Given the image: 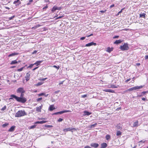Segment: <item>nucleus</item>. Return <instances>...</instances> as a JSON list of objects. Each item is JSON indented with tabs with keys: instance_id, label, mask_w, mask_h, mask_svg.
<instances>
[{
	"instance_id": "39448f33",
	"label": "nucleus",
	"mask_w": 148,
	"mask_h": 148,
	"mask_svg": "<svg viewBox=\"0 0 148 148\" xmlns=\"http://www.w3.org/2000/svg\"><path fill=\"white\" fill-rule=\"evenodd\" d=\"M25 91L24 89V88L23 87L18 88L17 90V92L18 93H25Z\"/></svg>"
},
{
	"instance_id": "ea45409f",
	"label": "nucleus",
	"mask_w": 148,
	"mask_h": 148,
	"mask_svg": "<svg viewBox=\"0 0 148 148\" xmlns=\"http://www.w3.org/2000/svg\"><path fill=\"white\" fill-rule=\"evenodd\" d=\"M45 127H53V126L51 125H46Z\"/></svg>"
},
{
	"instance_id": "a211bd4d",
	"label": "nucleus",
	"mask_w": 148,
	"mask_h": 148,
	"mask_svg": "<svg viewBox=\"0 0 148 148\" xmlns=\"http://www.w3.org/2000/svg\"><path fill=\"white\" fill-rule=\"evenodd\" d=\"M49 109L50 111H52L53 110L55 109V108L54 107V105H52L50 106Z\"/></svg>"
},
{
	"instance_id": "e433bc0d",
	"label": "nucleus",
	"mask_w": 148,
	"mask_h": 148,
	"mask_svg": "<svg viewBox=\"0 0 148 148\" xmlns=\"http://www.w3.org/2000/svg\"><path fill=\"white\" fill-rule=\"evenodd\" d=\"M24 68V67H22L20 69H18L17 70V71H19V72L23 70Z\"/></svg>"
},
{
	"instance_id": "4c0bfd02",
	"label": "nucleus",
	"mask_w": 148,
	"mask_h": 148,
	"mask_svg": "<svg viewBox=\"0 0 148 148\" xmlns=\"http://www.w3.org/2000/svg\"><path fill=\"white\" fill-rule=\"evenodd\" d=\"M36 126V125H34L31 126H30V129H33V128H35Z\"/></svg>"
},
{
	"instance_id": "69168bd1",
	"label": "nucleus",
	"mask_w": 148,
	"mask_h": 148,
	"mask_svg": "<svg viewBox=\"0 0 148 148\" xmlns=\"http://www.w3.org/2000/svg\"><path fill=\"white\" fill-rule=\"evenodd\" d=\"M93 35V34H90V35H89L88 36H87V37H89L91 36H92Z\"/></svg>"
},
{
	"instance_id": "09e8293b",
	"label": "nucleus",
	"mask_w": 148,
	"mask_h": 148,
	"mask_svg": "<svg viewBox=\"0 0 148 148\" xmlns=\"http://www.w3.org/2000/svg\"><path fill=\"white\" fill-rule=\"evenodd\" d=\"M119 37V36H116L113 37V38H118Z\"/></svg>"
},
{
	"instance_id": "864d4df0",
	"label": "nucleus",
	"mask_w": 148,
	"mask_h": 148,
	"mask_svg": "<svg viewBox=\"0 0 148 148\" xmlns=\"http://www.w3.org/2000/svg\"><path fill=\"white\" fill-rule=\"evenodd\" d=\"M37 52V51L36 50L34 51L32 53V54H34L36 53Z\"/></svg>"
},
{
	"instance_id": "13d9d810",
	"label": "nucleus",
	"mask_w": 148,
	"mask_h": 148,
	"mask_svg": "<svg viewBox=\"0 0 148 148\" xmlns=\"http://www.w3.org/2000/svg\"><path fill=\"white\" fill-rule=\"evenodd\" d=\"M38 66L36 67L35 68H34V69H33L32 70L33 71H34L36 69H37L38 68Z\"/></svg>"
},
{
	"instance_id": "7ed1b4c3",
	"label": "nucleus",
	"mask_w": 148,
	"mask_h": 148,
	"mask_svg": "<svg viewBox=\"0 0 148 148\" xmlns=\"http://www.w3.org/2000/svg\"><path fill=\"white\" fill-rule=\"evenodd\" d=\"M120 49L122 51L127 50L129 49L128 44L125 43L123 45L120 46Z\"/></svg>"
},
{
	"instance_id": "e2e57ef3",
	"label": "nucleus",
	"mask_w": 148,
	"mask_h": 148,
	"mask_svg": "<svg viewBox=\"0 0 148 148\" xmlns=\"http://www.w3.org/2000/svg\"><path fill=\"white\" fill-rule=\"evenodd\" d=\"M63 16H60L59 17H57L56 19H60V18H62V17Z\"/></svg>"
},
{
	"instance_id": "6e6552de",
	"label": "nucleus",
	"mask_w": 148,
	"mask_h": 148,
	"mask_svg": "<svg viewBox=\"0 0 148 148\" xmlns=\"http://www.w3.org/2000/svg\"><path fill=\"white\" fill-rule=\"evenodd\" d=\"M90 145L94 148H97L99 146V145L98 143H91Z\"/></svg>"
},
{
	"instance_id": "0e129e2a",
	"label": "nucleus",
	"mask_w": 148,
	"mask_h": 148,
	"mask_svg": "<svg viewBox=\"0 0 148 148\" xmlns=\"http://www.w3.org/2000/svg\"><path fill=\"white\" fill-rule=\"evenodd\" d=\"M142 100H143V101H145L146 100V99L145 98V97H143L142 98Z\"/></svg>"
},
{
	"instance_id": "423d86ee",
	"label": "nucleus",
	"mask_w": 148,
	"mask_h": 148,
	"mask_svg": "<svg viewBox=\"0 0 148 148\" xmlns=\"http://www.w3.org/2000/svg\"><path fill=\"white\" fill-rule=\"evenodd\" d=\"M30 76V72H29L27 73L25 77V79L27 81H28L29 79Z\"/></svg>"
},
{
	"instance_id": "8fccbe9b",
	"label": "nucleus",
	"mask_w": 148,
	"mask_h": 148,
	"mask_svg": "<svg viewBox=\"0 0 148 148\" xmlns=\"http://www.w3.org/2000/svg\"><path fill=\"white\" fill-rule=\"evenodd\" d=\"M87 96V95H82V97L84 98L85 97H86Z\"/></svg>"
},
{
	"instance_id": "052dcab7",
	"label": "nucleus",
	"mask_w": 148,
	"mask_h": 148,
	"mask_svg": "<svg viewBox=\"0 0 148 148\" xmlns=\"http://www.w3.org/2000/svg\"><path fill=\"white\" fill-rule=\"evenodd\" d=\"M145 142V140L144 141H143V140H141L139 142V143H144Z\"/></svg>"
},
{
	"instance_id": "bb28decb",
	"label": "nucleus",
	"mask_w": 148,
	"mask_h": 148,
	"mask_svg": "<svg viewBox=\"0 0 148 148\" xmlns=\"http://www.w3.org/2000/svg\"><path fill=\"white\" fill-rule=\"evenodd\" d=\"M50 66L51 67L56 68V69H57V70H58L60 68V66H57L56 65H53V66Z\"/></svg>"
},
{
	"instance_id": "7c9ffc66",
	"label": "nucleus",
	"mask_w": 148,
	"mask_h": 148,
	"mask_svg": "<svg viewBox=\"0 0 148 148\" xmlns=\"http://www.w3.org/2000/svg\"><path fill=\"white\" fill-rule=\"evenodd\" d=\"M43 84V83L42 82H39L37 84H36L35 86H38L42 85Z\"/></svg>"
},
{
	"instance_id": "6e6d98bb",
	"label": "nucleus",
	"mask_w": 148,
	"mask_h": 148,
	"mask_svg": "<svg viewBox=\"0 0 148 148\" xmlns=\"http://www.w3.org/2000/svg\"><path fill=\"white\" fill-rule=\"evenodd\" d=\"M64 82V81H61L60 82H59V84L60 85L61 84H62Z\"/></svg>"
},
{
	"instance_id": "49530a36",
	"label": "nucleus",
	"mask_w": 148,
	"mask_h": 148,
	"mask_svg": "<svg viewBox=\"0 0 148 148\" xmlns=\"http://www.w3.org/2000/svg\"><path fill=\"white\" fill-rule=\"evenodd\" d=\"M21 96H20V97H22V98H24L23 97V96H24V93H21Z\"/></svg>"
},
{
	"instance_id": "393cba45",
	"label": "nucleus",
	"mask_w": 148,
	"mask_h": 148,
	"mask_svg": "<svg viewBox=\"0 0 148 148\" xmlns=\"http://www.w3.org/2000/svg\"><path fill=\"white\" fill-rule=\"evenodd\" d=\"M121 135V132L120 131H117L116 135L117 136Z\"/></svg>"
},
{
	"instance_id": "f8f14e48",
	"label": "nucleus",
	"mask_w": 148,
	"mask_h": 148,
	"mask_svg": "<svg viewBox=\"0 0 148 148\" xmlns=\"http://www.w3.org/2000/svg\"><path fill=\"white\" fill-rule=\"evenodd\" d=\"M101 148H106L107 146V144L105 143H103L101 144Z\"/></svg>"
},
{
	"instance_id": "dca6fc26",
	"label": "nucleus",
	"mask_w": 148,
	"mask_h": 148,
	"mask_svg": "<svg viewBox=\"0 0 148 148\" xmlns=\"http://www.w3.org/2000/svg\"><path fill=\"white\" fill-rule=\"evenodd\" d=\"M74 128H67L64 129L63 130V131L65 132H67V131H70L71 130H74Z\"/></svg>"
},
{
	"instance_id": "f257e3e1",
	"label": "nucleus",
	"mask_w": 148,
	"mask_h": 148,
	"mask_svg": "<svg viewBox=\"0 0 148 148\" xmlns=\"http://www.w3.org/2000/svg\"><path fill=\"white\" fill-rule=\"evenodd\" d=\"M10 96L11 97L9 99H13V98H14L18 102H21L22 103H25L27 101L25 98L19 97L14 95H12Z\"/></svg>"
},
{
	"instance_id": "4468645a",
	"label": "nucleus",
	"mask_w": 148,
	"mask_h": 148,
	"mask_svg": "<svg viewBox=\"0 0 148 148\" xmlns=\"http://www.w3.org/2000/svg\"><path fill=\"white\" fill-rule=\"evenodd\" d=\"M42 105H41V106H40L39 107H37L36 108V111L38 112H41V109L42 107Z\"/></svg>"
},
{
	"instance_id": "aec40b11",
	"label": "nucleus",
	"mask_w": 148,
	"mask_h": 148,
	"mask_svg": "<svg viewBox=\"0 0 148 148\" xmlns=\"http://www.w3.org/2000/svg\"><path fill=\"white\" fill-rule=\"evenodd\" d=\"M122 42V41L121 40H116L114 42V44H119Z\"/></svg>"
},
{
	"instance_id": "4be33fe9",
	"label": "nucleus",
	"mask_w": 148,
	"mask_h": 148,
	"mask_svg": "<svg viewBox=\"0 0 148 148\" xmlns=\"http://www.w3.org/2000/svg\"><path fill=\"white\" fill-rule=\"evenodd\" d=\"M63 114L62 111H61L60 112H56L54 113L52 115H58L59 114Z\"/></svg>"
},
{
	"instance_id": "c756f323",
	"label": "nucleus",
	"mask_w": 148,
	"mask_h": 148,
	"mask_svg": "<svg viewBox=\"0 0 148 148\" xmlns=\"http://www.w3.org/2000/svg\"><path fill=\"white\" fill-rule=\"evenodd\" d=\"M110 87L112 88H117V86L114 85H111Z\"/></svg>"
},
{
	"instance_id": "603ef678",
	"label": "nucleus",
	"mask_w": 148,
	"mask_h": 148,
	"mask_svg": "<svg viewBox=\"0 0 148 148\" xmlns=\"http://www.w3.org/2000/svg\"><path fill=\"white\" fill-rule=\"evenodd\" d=\"M85 38V37H81L80 38V40H84Z\"/></svg>"
},
{
	"instance_id": "b1692460",
	"label": "nucleus",
	"mask_w": 148,
	"mask_h": 148,
	"mask_svg": "<svg viewBox=\"0 0 148 148\" xmlns=\"http://www.w3.org/2000/svg\"><path fill=\"white\" fill-rule=\"evenodd\" d=\"M146 14L145 13H143V14H140V17H143L145 18V17Z\"/></svg>"
},
{
	"instance_id": "c9c22d12",
	"label": "nucleus",
	"mask_w": 148,
	"mask_h": 148,
	"mask_svg": "<svg viewBox=\"0 0 148 148\" xmlns=\"http://www.w3.org/2000/svg\"><path fill=\"white\" fill-rule=\"evenodd\" d=\"M125 9V8H122V9L120 11H119V12H118V14H117V15H119V14L120 13H121V12H122L123 10L124 9Z\"/></svg>"
},
{
	"instance_id": "5fc2aeb1",
	"label": "nucleus",
	"mask_w": 148,
	"mask_h": 148,
	"mask_svg": "<svg viewBox=\"0 0 148 148\" xmlns=\"http://www.w3.org/2000/svg\"><path fill=\"white\" fill-rule=\"evenodd\" d=\"M131 78H130L129 79H127L125 81V82H127L128 81H130V80H131Z\"/></svg>"
},
{
	"instance_id": "680f3d73",
	"label": "nucleus",
	"mask_w": 148,
	"mask_h": 148,
	"mask_svg": "<svg viewBox=\"0 0 148 148\" xmlns=\"http://www.w3.org/2000/svg\"><path fill=\"white\" fill-rule=\"evenodd\" d=\"M145 58L146 59H148V55L145 56Z\"/></svg>"
},
{
	"instance_id": "de8ad7c7",
	"label": "nucleus",
	"mask_w": 148,
	"mask_h": 148,
	"mask_svg": "<svg viewBox=\"0 0 148 148\" xmlns=\"http://www.w3.org/2000/svg\"><path fill=\"white\" fill-rule=\"evenodd\" d=\"M117 128L119 130H121L122 129V127H121L119 125L117 126Z\"/></svg>"
},
{
	"instance_id": "3c124183",
	"label": "nucleus",
	"mask_w": 148,
	"mask_h": 148,
	"mask_svg": "<svg viewBox=\"0 0 148 148\" xmlns=\"http://www.w3.org/2000/svg\"><path fill=\"white\" fill-rule=\"evenodd\" d=\"M48 7V6L47 5L46 6H45V7H43V9L45 10V9H46Z\"/></svg>"
},
{
	"instance_id": "412c9836",
	"label": "nucleus",
	"mask_w": 148,
	"mask_h": 148,
	"mask_svg": "<svg viewBox=\"0 0 148 148\" xmlns=\"http://www.w3.org/2000/svg\"><path fill=\"white\" fill-rule=\"evenodd\" d=\"M138 125V121H136L134 122L133 124V127H135L137 126Z\"/></svg>"
},
{
	"instance_id": "a18cd8bd",
	"label": "nucleus",
	"mask_w": 148,
	"mask_h": 148,
	"mask_svg": "<svg viewBox=\"0 0 148 148\" xmlns=\"http://www.w3.org/2000/svg\"><path fill=\"white\" fill-rule=\"evenodd\" d=\"M47 79V78H44L40 79H39V80L41 81H44Z\"/></svg>"
},
{
	"instance_id": "a19ab883",
	"label": "nucleus",
	"mask_w": 148,
	"mask_h": 148,
	"mask_svg": "<svg viewBox=\"0 0 148 148\" xmlns=\"http://www.w3.org/2000/svg\"><path fill=\"white\" fill-rule=\"evenodd\" d=\"M42 99V97H40L39 98H38L37 99V101H39L41 100Z\"/></svg>"
},
{
	"instance_id": "c03bdc74",
	"label": "nucleus",
	"mask_w": 148,
	"mask_h": 148,
	"mask_svg": "<svg viewBox=\"0 0 148 148\" xmlns=\"http://www.w3.org/2000/svg\"><path fill=\"white\" fill-rule=\"evenodd\" d=\"M44 95H45V93H40V94H39L38 95L39 96H42Z\"/></svg>"
},
{
	"instance_id": "72a5a7b5",
	"label": "nucleus",
	"mask_w": 148,
	"mask_h": 148,
	"mask_svg": "<svg viewBox=\"0 0 148 148\" xmlns=\"http://www.w3.org/2000/svg\"><path fill=\"white\" fill-rule=\"evenodd\" d=\"M15 17V16L13 15L11 17L8 18V19L9 20H10L13 19Z\"/></svg>"
},
{
	"instance_id": "cd10ccee",
	"label": "nucleus",
	"mask_w": 148,
	"mask_h": 148,
	"mask_svg": "<svg viewBox=\"0 0 148 148\" xmlns=\"http://www.w3.org/2000/svg\"><path fill=\"white\" fill-rule=\"evenodd\" d=\"M97 123H95L94 124H93L90 125V128H94L97 125Z\"/></svg>"
},
{
	"instance_id": "f3484780",
	"label": "nucleus",
	"mask_w": 148,
	"mask_h": 148,
	"mask_svg": "<svg viewBox=\"0 0 148 148\" xmlns=\"http://www.w3.org/2000/svg\"><path fill=\"white\" fill-rule=\"evenodd\" d=\"M104 91L107 92H110L112 93H113L114 92V90L110 89H106L104 90Z\"/></svg>"
},
{
	"instance_id": "20e7f679",
	"label": "nucleus",
	"mask_w": 148,
	"mask_h": 148,
	"mask_svg": "<svg viewBox=\"0 0 148 148\" xmlns=\"http://www.w3.org/2000/svg\"><path fill=\"white\" fill-rule=\"evenodd\" d=\"M143 87V86H136L134 87H132L127 90V91H131L134 90H135L137 89H140Z\"/></svg>"
},
{
	"instance_id": "338daca9",
	"label": "nucleus",
	"mask_w": 148,
	"mask_h": 148,
	"mask_svg": "<svg viewBox=\"0 0 148 148\" xmlns=\"http://www.w3.org/2000/svg\"><path fill=\"white\" fill-rule=\"evenodd\" d=\"M114 4H112V5H111L110 6V8H112L114 7Z\"/></svg>"
},
{
	"instance_id": "37998d69",
	"label": "nucleus",
	"mask_w": 148,
	"mask_h": 148,
	"mask_svg": "<svg viewBox=\"0 0 148 148\" xmlns=\"http://www.w3.org/2000/svg\"><path fill=\"white\" fill-rule=\"evenodd\" d=\"M63 120V119H62V118H60L58 119V122H61Z\"/></svg>"
},
{
	"instance_id": "ddd939ff",
	"label": "nucleus",
	"mask_w": 148,
	"mask_h": 148,
	"mask_svg": "<svg viewBox=\"0 0 148 148\" xmlns=\"http://www.w3.org/2000/svg\"><path fill=\"white\" fill-rule=\"evenodd\" d=\"M42 62V61H37L34 63V65H36V66H38Z\"/></svg>"
},
{
	"instance_id": "2eb2a0df",
	"label": "nucleus",
	"mask_w": 148,
	"mask_h": 148,
	"mask_svg": "<svg viewBox=\"0 0 148 148\" xmlns=\"http://www.w3.org/2000/svg\"><path fill=\"white\" fill-rule=\"evenodd\" d=\"M15 127L14 126H12L8 130V131L10 132H13L14 130Z\"/></svg>"
},
{
	"instance_id": "4d7b16f0",
	"label": "nucleus",
	"mask_w": 148,
	"mask_h": 148,
	"mask_svg": "<svg viewBox=\"0 0 148 148\" xmlns=\"http://www.w3.org/2000/svg\"><path fill=\"white\" fill-rule=\"evenodd\" d=\"M62 8L61 7H57V10H60Z\"/></svg>"
},
{
	"instance_id": "bf43d9fd",
	"label": "nucleus",
	"mask_w": 148,
	"mask_h": 148,
	"mask_svg": "<svg viewBox=\"0 0 148 148\" xmlns=\"http://www.w3.org/2000/svg\"><path fill=\"white\" fill-rule=\"evenodd\" d=\"M121 107H119V108H117L116 109V110H117V111H118V110H121Z\"/></svg>"
},
{
	"instance_id": "473e14b6",
	"label": "nucleus",
	"mask_w": 148,
	"mask_h": 148,
	"mask_svg": "<svg viewBox=\"0 0 148 148\" xmlns=\"http://www.w3.org/2000/svg\"><path fill=\"white\" fill-rule=\"evenodd\" d=\"M8 125V123H5L4 124H3L2 126L3 127H6V126H7Z\"/></svg>"
},
{
	"instance_id": "1a4fd4ad",
	"label": "nucleus",
	"mask_w": 148,
	"mask_h": 148,
	"mask_svg": "<svg viewBox=\"0 0 148 148\" xmlns=\"http://www.w3.org/2000/svg\"><path fill=\"white\" fill-rule=\"evenodd\" d=\"M13 4H15L16 6H17L20 4H21V2L19 0H17L14 2Z\"/></svg>"
},
{
	"instance_id": "c85d7f7f",
	"label": "nucleus",
	"mask_w": 148,
	"mask_h": 148,
	"mask_svg": "<svg viewBox=\"0 0 148 148\" xmlns=\"http://www.w3.org/2000/svg\"><path fill=\"white\" fill-rule=\"evenodd\" d=\"M106 140H108L110 139V136L109 135H107L106 136Z\"/></svg>"
},
{
	"instance_id": "f03ea898",
	"label": "nucleus",
	"mask_w": 148,
	"mask_h": 148,
	"mask_svg": "<svg viewBox=\"0 0 148 148\" xmlns=\"http://www.w3.org/2000/svg\"><path fill=\"white\" fill-rule=\"evenodd\" d=\"M27 114L24 110H19L16 113L15 116L16 117H20L26 115Z\"/></svg>"
},
{
	"instance_id": "774afa93",
	"label": "nucleus",
	"mask_w": 148,
	"mask_h": 148,
	"mask_svg": "<svg viewBox=\"0 0 148 148\" xmlns=\"http://www.w3.org/2000/svg\"><path fill=\"white\" fill-rule=\"evenodd\" d=\"M59 91H60L59 90H58V91H56L55 92V93L56 94H57L59 92Z\"/></svg>"
},
{
	"instance_id": "58836bf2",
	"label": "nucleus",
	"mask_w": 148,
	"mask_h": 148,
	"mask_svg": "<svg viewBox=\"0 0 148 148\" xmlns=\"http://www.w3.org/2000/svg\"><path fill=\"white\" fill-rule=\"evenodd\" d=\"M6 108V106H4L1 109V110L2 111H4Z\"/></svg>"
},
{
	"instance_id": "a878e982",
	"label": "nucleus",
	"mask_w": 148,
	"mask_h": 148,
	"mask_svg": "<svg viewBox=\"0 0 148 148\" xmlns=\"http://www.w3.org/2000/svg\"><path fill=\"white\" fill-rule=\"evenodd\" d=\"M17 62H18L16 61V60H14L11 62L10 63V64L11 65H12L16 64L17 63Z\"/></svg>"
},
{
	"instance_id": "6ab92c4d",
	"label": "nucleus",
	"mask_w": 148,
	"mask_h": 148,
	"mask_svg": "<svg viewBox=\"0 0 148 148\" xmlns=\"http://www.w3.org/2000/svg\"><path fill=\"white\" fill-rule=\"evenodd\" d=\"M19 53H18L14 52V53H12L11 54H10V55H8V56L9 57H11L12 56H14L16 55H17Z\"/></svg>"
},
{
	"instance_id": "9b49d317",
	"label": "nucleus",
	"mask_w": 148,
	"mask_h": 148,
	"mask_svg": "<svg viewBox=\"0 0 148 148\" xmlns=\"http://www.w3.org/2000/svg\"><path fill=\"white\" fill-rule=\"evenodd\" d=\"M113 50V48H110L109 47H108L107 49V50H106V51L109 53H110Z\"/></svg>"
},
{
	"instance_id": "5701e85b",
	"label": "nucleus",
	"mask_w": 148,
	"mask_h": 148,
	"mask_svg": "<svg viewBox=\"0 0 148 148\" xmlns=\"http://www.w3.org/2000/svg\"><path fill=\"white\" fill-rule=\"evenodd\" d=\"M56 10H57V7L56 6H54L53 7L51 10V11L53 12Z\"/></svg>"
},
{
	"instance_id": "f704fd0d",
	"label": "nucleus",
	"mask_w": 148,
	"mask_h": 148,
	"mask_svg": "<svg viewBox=\"0 0 148 148\" xmlns=\"http://www.w3.org/2000/svg\"><path fill=\"white\" fill-rule=\"evenodd\" d=\"M47 122V121H39V124H42L45 123H46Z\"/></svg>"
},
{
	"instance_id": "9d476101",
	"label": "nucleus",
	"mask_w": 148,
	"mask_h": 148,
	"mask_svg": "<svg viewBox=\"0 0 148 148\" xmlns=\"http://www.w3.org/2000/svg\"><path fill=\"white\" fill-rule=\"evenodd\" d=\"M83 113L84 114V115H86L87 116H89L91 114V112H90L86 110L84 111Z\"/></svg>"
},
{
	"instance_id": "2f4dec72",
	"label": "nucleus",
	"mask_w": 148,
	"mask_h": 148,
	"mask_svg": "<svg viewBox=\"0 0 148 148\" xmlns=\"http://www.w3.org/2000/svg\"><path fill=\"white\" fill-rule=\"evenodd\" d=\"M63 112V113L66 112H71V111L70 110H64L62 111Z\"/></svg>"
},
{
	"instance_id": "79ce46f5",
	"label": "nucleus",
	"mask_w": 148,
	"mask_h": 148,
	"mask_svg": "<svg viewBox=\"0 0 148 148\" xmlns=\"http://www.w3.org/2000/svg\"><path fill=\"white\" fill-rule=\"evenodd\" d=\"M34 65V64H31L28 67V68H31Z\"/></svg>"
},
{
	"instance_id": "0eeeda50",
	"label": "nucleus",
	"mask_w": 148,
	"mask_h": 148,
	"mask_svg": "<svg viewBox=\"0 0 148 148\" xmlns=\"http://www.w3.org/2000/svg\"><path fill=\"white\" fill-rule=\"evenodd\" d=\"M97 45V44L96 43H94L93 42H91L87 44H86L85 45L86 47H90L91 46L94 45V46H95Z\"/></svg>"
}]
</instances>
